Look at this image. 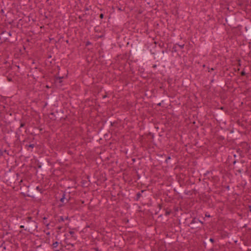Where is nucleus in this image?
<instances>
[{
  "instance_id": "obj_1",
  "label": "nucleus",
  "mask_w": 251,
  "mask_h": 251,
  "mask_svg": "<svg viewBox=\"0 0 251 251\" xmlns=\"http://www.w3.org/2000/svg\"><path fill=\"white\" fill-rule=\"evenodd\" d=\"M22 221L24 224H27V225L25 228V230L30 232L31 233H33L34 231H35L37 227V224L33 220V218L32 217H27L25 218L22 219Z\"/></svg>"
},
{
  "instance_id": "obj_2",
  "label": "nucleus",
  "mask_w": 251,
  "mask_h": 251,
  "mask_svg": "<svg viewBox=\"0 0 251 251\" xmlns=\"http://www.w3.org/2000/svg\"><path fill=\"white\" fill-rule=\"evenodd\" d=\"M26 187L23 190V194L25 196H27L31 198H35L36 197V194L34 192L33 187H30L28 182L25 180L24 184Z\"/></svg>"
},
{
  "instance_id": "obj_3",
  "label": "nucleus",
  "mask_w": 251,
  "mask_h": 251,
  "mask_svg": "<svg viewBox=\"0 0 251 251\" xmlns=\"http://www.w3.org/2000/svg\"><path fill=\"white\" fill-rule=\"evenodd\" d=\"M203 224V222L196 218H194L190 223L191 228L192 229H201Z\"/></svg>"
},
{
  "instance_id": "obj_4",
  "label": "nucleus",
  "mask_w": 251,
  "mask_h": 251,
  "mask_svg": "<svg viewBox=\"0 0 251 251\" xmlns=\"http://www.w3.org/2000/svg\"><path fill=\"white\" fill-rule=\"evenodd\" d=\"M36 162H37V167L39 168H44L50 163L48 160L45 158H38V159L36 160Z\"/></svg>"
},
{
  "instance_id": "obj_5",
  "label": "nucleus",
  "mask_w": 251,
  "mask_h": 251,
  "mask_svg": "<svg viewBox=\"0 0 251 251\" xmlns=\"http://www.w3.org/2000/svg\"><path fill=\"white\" fill-rule=\"evenodd\" d=\"M34 192L36 194V197H38L39 196L40 194H42L43 192L42 189L40 188L39 186H36L35 188H33Z\"/></svg>"
},
{
  "instance_id": "obj_6",
  "label": "nucleus",
  "mask_w": 251,
  "mask_h": 251,
  "mask_svg": "<svg viewBox=\"0 0 251 251\" xmlns=\"http://www.w3.org/2000/svg\"><path fill=\"white\" fill-rule=\"evenodd\" d=\"M25 180L21 179L19 181V185L20 187V189L22 191V193L23 192V190L25 189L26 186L24 185Z\"/></svg>"
},
{
  "instance_id": "obj_7",
  "label": "nucleus",
  "mask_w": 251,
  "mask_h": 251,
  "mask_svg": "<svg viewBox=\"0 0 251 251\" xmlns=\"http://www.w3.org/2000/svg\"><path fill=\"white\" fill-rule=\"evenodd\" d=\"M59 245V242L56 241L52 244V248L55 251H60V250L57 249L58 246Z\"/></svg>"
},
{
  "instance_id": "obj_8",
  "label": "nucleus",
  "mask_w": 251,
  "mask_h": 251,
  "mask_svg": "<svg viewBox=\"0 0 251 251\" xmlns=\"http://www.w3.org/2000/svg\"><path fill=\"white\" fill-rule=\"evenodd\" d=\"M146 191L145 190H141L140 192H138L137 194H136V197L135 198V200L136 201H139V199L141 198V197L142 196V194L141 193H143L144 192Z\"/></svg>"
},
{
  "instance_id": "obj_9",
  "label": "nucleus",
  "mask_w": 251,
  "mask_h": 251,
  "mask_svg": "<svg viewBox=\"0 0 251 251\" xmlns=\"http://www.w3.org/2000/svg\"><path fill=\"white\" fill-rule=\"evenodd\" d=\"M65 196H66V194L65 192H64L63 193V195H62V197L60 199V201L62 203H64L65 202V200L66 199V198H65Z\"/></svg>"
},
{
  "instance_id": "obj_10",
  "label": "nucleus",
  "mask_w": 251,
  "mask_h": 251,
  "mask_svg": "<svg viewBox=\"0 0 251 251\" xmlns=\"http://www.w3.org/2000/svg\"><path fill=\"white\" fill-rule=\"evenodd\" d=\"M58 221H59V222H64V219L63 217V216H60L59 217V219H58Z\"/></svg>"
},
{
  "instance_id": "obj_11",
  "label": "nucleus",
  "mask_w": 251,
  "mask_h": 251,
  "mask_svg": "<svg viewBox=\"0 0 251 251\" xmlns=\"http://www.w3.org/2000/svg\"><path fill=\"white\" fill-rule=\"evenodd\" d=\"M171 213V210H169V211H168V210H166V212H165V216H168Z\"/></svg>"
},
{
  "instance_id": "obj_12",
  "label": "nucleus",
  "mask_w": 251,
  "mask_h": 251,
  "mask_svg": "<svg viewBox=\"0 0 251 251\" xmlns=\"http://www.w3.org/2000/svg\"><path fill=\"white\" fill-rule=\"evenodd\" d=\"M69 233L73 236L75 232L74 231L71 230L69 231Z\"/></svg>"
},
{
  "instance_id": "obj_13",
  "label": "nucleus",
  "mask_w": 251,
  "mask_h": 251,
  "mask_svg": "<svg viewBox=\"0 0 251 251\" xmlns=\"http://www.w3.org/2000/svg\"><path fill=\"white\" fill-rule=\"evenodd\" d=\"M33 147H34V145L33 144H30L28 146V148H31V149H32Z\"/></svg>"
},
{
  "instance_id": "obj_14",
  "label": "nucleus",
  "mask_w": 251,
  "mask_h": 251,
  "mask_svg": "<svg viewBox=\"0 0 251 251\" xmlns=\"http://www.w3.org/2000/svg\"><path fill=\"white\" fill-rule=\"evenodd\" d=\"M209 241L211 242V243H214L215 240L213 238H210Z\"/></svg>"
},
{
  "instance_id": "obj_15",
  "label": "nucleus",
  "mask_w": 251,
  "mask_h": 251,
  "mask_svg": "<svg viewBox=\"0 0 251 251\" xmlns=\"http://www.w3.org/2000/svg\"><path fill=\"white\" fill-rule=\"evenodd\" d=\"M205 216L206 217H210V215L209 214H208L207 213H206L205 214Z\"/></svg>"
},
{
  "instance_id": "obj_16",
  "label": "nucleus",
  "mask_w": 251,
  "mask_h": 251,
  "mask_svg": "<svg viewBox=\"0 0 251 251\" xmlns=\"http://www.w3.org/2000/svg\"><path fill=\"white\" fill-rule=\"evenodd\" d=\"M20 227L21 228H23V229H25V226H24V225H21V226H20Z\"/></svg>"
},
{
  "instance_id": "obj_17",
  "label": "nucleus",
  "mask_w": 251,
  "mask_h": 251,
  "mask_svg": "<svg viewBox=\"0 0 251 251\" xmlns=\"http://www.w3.org/2000/svg\"><path fill=\"white\" fill-rule=\"evenodd\" d=\"M171 158H170V157H168V158H166V160H165V162H167L168 160L170 159Z\"/></svg>"
},
{
  "instance_id": "obj_18",
  "label": "nucleus",
  "mask_w": 251,
  "mask_h": 251,
  "mask_svg": "<svg viewBox=\"0 0 251 251\" xmlns=\"http://www.w3.org/2000/svg\"><path fill=\"white\" fill-rule=\"evenodd\" d=\"M237 162V160H234V161H233L232 163H233V165H235Z\"/></svg>"
},
{
  "instance_id": "obj_19",
  "label": "nucleus",
  "mask_w": 251,
  "mask_h": 251,
  "mask_svg": "<svg viewBox=\"0 0 251 251\" xmlns=\"http://www.w3.org/2000/svg\"><path fill=\"white\" fill-rule=\"evenodd\" d=\"M249 209L250 211L251 212V205L249 206Z\"/></svg>"
},
{
  "instance_id": "obj_20",
  "label": "nucleus",
  "mask_w": 251,
  "mask_h": 251,
  "mask_svg": "<svg viewBox=\"0 0 251 251\" xmlns=\"http://www.w3.org/2000/svg\"><path fill=\"white\" fill-rule=\"evenodd\" d=\"M132 161L133 162H135V158H132Z\"/></svg>"
},
{
  "instance_id": "obj_21",
  "label": "nucleus",
  "mask_w": 251,
  "mask_h": 251,
  "mask_svg": "<svg viewBox=\"0 0 251 251\" xmlns=\"http://www.w3.org/2000/svg\"><path fill=\"white\" fill-rule=\"evenodd\" d=\"M68 245H71V246H72V247H73V246H74V244H70V243H69V244H68Z\"/></svg>"
},
{
  "instance_id": "obj_22",
  "label": "nucleus",
  "mask_w": 251,
  "mask_h": 251,
  "mask_svg": "<svg viewBox=\"0 0 251 251\" xmlns=\"http://www.w3.org/2000/svg\"><path fill=\"white\" fill-rule=\"evenodd\" d=\"M240 162L241 163H244L245 162V161H243L242 160H241Z\"/></svg>"
},
{
  "instance_id": "obj_23",
  "label": "nucleus",
  "mask_w": 251,
  "mask_h": 251,
  "mask_svg": "<svg viewBox=\"0 0 251 251\" xmlns=\"http://www.w3.org/2000/svg\"><path fill=\"white\" fill-rule=\"evenodd\" d=\"M100 17L101 18H103V14H100Z\"/></svg>"
},
{
  "instance_id": "obj_24",
  "label": "nucleus",
  "mask_w": 251,
  "mask_h": 251,
  "mask_svg": "<svg viewBox=\"0 0 251 251\" xmlns=\"http://www.w3.org/2000/svg\"><path fill=\"white\" fill-rule=\"evenodd\" d=\"M61 228L62 227L61 226L58 227V229H59V230H60L61 229Z\"/></svg>"
},
{
  "instance_id": "obj_25",
  "label": "nucleus",
  "mask_w": 251,
  "mask_h": 251,
  "mask_svg": "<svg viewBox=\"0 0 251 251\" xmlns=\"http://www.w3.org/2000/svg\"><path fill=\"white\" fill-rule=\"evenodd\" d=\"M95 250H96V251H99V249H98V248H96V249H95Z\"/></svg>"
},
{
  "instance_id": "obj_26",
  "label": "nucleus",
  "mask_w": 251,
  "mask_h": 251,
  "mask_svg": "<svg viewBox=\"0 0 251 251\" xmlns=\"http://www.w3.org/2000/svg\"><path fill=\"white\" fill-rule=\"evenodd\" d=\"M66 220H68V217H66V218H65Z\"/></svg>"
},
{
  "instance_id": "obj_27",
  "label": "nucleus",
  "mask_w": 251,
  "mask_h": 251,
  "mask_svg": "<svg viewBox=\"0 0 251 251\" xmlns=\"http://www.w3.org/2000/svg\"><path fill=\"white\" fill-rule=\"evenodd\" d=\"M68 201H68V200H66V202H68Z\"/></svg>"
}]
</instances>
